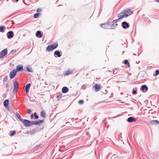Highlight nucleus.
Returning <instances> with one entry per match:
<instances>
[{"label": "nucleus", "mask_w": 159, "mask_h": 159, "mask_svg": "<svg viewBox=\"0 0 159 159\" xmlns=\"http://www.w3.org/2000/svg\"><path fill=\"white\" fill-rule=\"evenodd\" d=\"M86 86L84 85H83L82 87V89H86Z\"/></svg>", "instance_id": "c9c22d12"}, {"label": "nucleus", "mask_w": 159, "mask_h": 159, "mask_svg": "<svg viewBox=\"0 0 159 159\" xmlns=\"http://www.w3.org/2000/svg\"><path fill=\"white\" fill-rule=\"evenodd\" d=\"M7 48L4 49L0 52V57L2 58L7 54Z\"/></svg>", "instance_id": "39448f33"}, {"label": "nucleus", "mask_w": 159, "mask_h": 159, "mask_svg": "<svg viewBox=\"0 0 159 159\" xmlns=\"http://www.w3.org/2000/svg\"><path fill=\"white\" fill-rule=\"evenodd\" d=\"M16 52V50L14 51V50H12L10 52V54H13V53Z\"/></svg>", "instance_id": "72a5a7b5"}, {"label": "nucleus", "mask_w": 159, "mask_h": 159, "mask_svg": "<svg viewBox=\"0 0 159 159\" xmlns=\"http://www.w3.org/2000/svg\"><path fill=\"white\" fill-rule=\"evenodd\" d=\"M154 1L157 2H159V0H154Z\"/></svg>", "instance_id": "c03bdc74"}, {"label": "nucleus", "mask_w": 159, "mask_h": 159, "mask_svg": "<svg viewBox=\"0 0 159 159\" xmlns=\"http://www.w3.org/2000/svg\"><path fill=\"white\" fill-rule=\"evenodd\" d=\"M31 126L33 125H36V121H31Z\"/></svg>", "instance_id": "a878e982"}, {"label": "nucleus", "mask_w": 159, "mask_h": 159, "mask_svg": "<svg viewBox=\"0 0 159 159\" xmlns=\"http://www.w3.org/2000/svg\"><path fill=\"white\" fill-rule=\"evenodd\" d=\"M21 122L23 123L25 126L28 127L31 126L30 121L26 119H23Z\"/></svg>", "instance_id": "7ed1b4c3"}, {"label": "nucleus", "mask_w": 159, "mask_h": 159, "mask_svg": "<svg viewBox=\"0 0 159 159\" xmlns=\"http://www.w3.org/2000/svg\"><path fill=\"white\" fill-rule=\"evenodd\" d=\"M93 88L95 89L96 91H98L100 89V85L98 84H95L93 86Z\"/></svg>", "instance_id": "f8f14e48"}, {"label": "nucleus", "mask_w": 159, "mask_h": 159, "mask_svg": "<svg viewBox=\"0 0 159 159\" xmlns=\"http://www.w3.org/2000/svg\"><path fill=\"white\" fill-rule=\"evenodd\" d=\"M69 89L66 87H64L62 89V92L63 93H65L69 91Z\"/></svg>", "instance_id": "4468645a"}, {"label": "nucleus", "mask_w": 159, "mask_h": 159, "mask_svg": "<svg viewBox=\"0 0 159 159\" xmlns=\"http://www.w3.org/2000/svg\"><path fill=\"white\" fill-rule=\"evenodd\" d=\"M6 84V88H7L8 87L9 85L8 84V83H5Z\"/></svg>", "instance_id": "37998d69"}, {"label": "nucleus", "mask_w": 159, "mask_h": 159, "mask_svg": "<svg viewBox=\"0 0 159 159\" xmlns=\"http://www.w3.org/2000/svg\"><path fill=\"white\" fill-rule=\"evenodd\" d=\"M114 69H115V70H118V69L117 68H115L114 69H113V70H114Z\"/></svg>", "instance_id": "a18cd8bd"}, {"label": "nucleus", "mask_w": 159, "mask_h": 159, "mask_svg": "<svg viewBox=\"0 0 159 159\" xmlns=\"http://www.w3.org/2000/svg\"><path fill=\"white\" fill-rule=\"evenodd\" d=\"M23 66L21 65H18L16 67V72L17 71H20L23 70Z\"/></svg>", "instance_id": "9d476101"}, {"label": "nucleus", "mask_w": 159, "mask_h": 159, "mask_svg": "<svg viewBox=\"0 0 159 159\" xmlns=\"http://www.w3.org/2000/svg\"><path fill=\"white\" fill-rule=\"evenodd\" d=\"M56 98H57V100H58L59 99L61 98V97H60V96L58 95H57V96Z\"/></svg>", "instance_id": "e433bc0d"}, {"label": "nucleus", "mask_w": 159, "mask_h": 159, "mask_svg": "<svg viewBox=\"0 0 159 159\" xmlns=\"http://www.w3.org/2000/svg\"><path fill=\"white\" fill-rule=\"evenodd\" d=\"M16 70L14 69L11 70L10 73L9 77L11 79H12L16 75Z\"/></svg>", "instance_id": "20e7f679"}, {"label": "nucleus", "mask_w": 159, "mask_h": 159, "mask_svg": "<svg viewBox=\"0 0 159 159\" xmlns=\"http://www.w3.org/2000/svg\"><path fill=\"white\" fill-rule=\"evenodd\" d=\"M124 64L126 65H127L128 67H130L129 63L128 60H125Z\"/></svg>", "instance_id": "5701e85b"}, {"label": "nucleus", "mask_w": 159, "mask_h": 159, "mask_svg": "<svg viewBox=\"0 0 159 159\" xmlns=\"http://www.w3.org/2000/svg\"><path fill=\"white\" fill-rule=\"evenodd\" d=\"M43 122H44L43 120H39L36 121V125H39Z\"/></svg>", "instance_id": "aec40b11"}, {"label": "nucleus", "mask_w": 159, "mask_h": 159, "mask_svg": "<svg viewBox=\"0 0 159 159\" xmlns=\"http://www.w3.org/2000/svg\"><path fill=\"white\" fill-rule=\"evenodd\" d=\"M31 110L30 109H28V114H30L31 113Z\"/></svg>", "instance_id": "58836bf2"}, {"label": "nucleus", "mask_w": 159, "mask_h": 159, "mask_svg": "<svg viewBox=\"0 0 159 159\" xmlns=\"http://www.w3.org/2000/svg\"><path fill=\"white\" fill-rule=\"evenodd\" d=\"M8 79V76H7V75H6L5 76V77H4V79H3V82H4V83H5L6 81H7Z\"/></svg>", "instance_id": "b1692460"}, {"label": "nucleus", "mask_w": 159, "mask_h": 159, "mask_svg": "<svg viewBox=\"0 0 159 159\" xmlns=\"http://www.w3.org/2000/svg\"><path fill=\"white\" fill-rule=\"evenodd\" d=\"M41 11V10L39 8L37 10V12H40Z\"/></svg>", "instance_id": "ea45409f"}, {"label": "nucleus", "mask_w": 159, "mask_h": 159, "mask_svg": "<svg viewBox=\"0 0 159 159\" xmlns=\"http://www.w3.org/2000/svg\"><path fill=\"white\" fill-rule=\"evenodd\" d=\"M36 36L37 37H39L40 38H41L42 36V35L41 33V32L40 31L38 30L36 32Z\"/></svg>", "instance_id": "2eb2a0df"}, {"label": "nucleus", "mask_w": 159, "mask_h": 159, "mask_svg": "<svg viewBox=\"0 0 159 159\" xmlns=\"http://www.w3.org/2000/svg\"><path fill=\"white\" fill-rule=\"evenodd\" d=\"M121 25L123 28L126 29L129 27V25L126 21H124L121 23Z\"/></svg>", "instance_id": "6e6552de"}, {"label": "nucleus", "mask_w": 159, "mask_h": 159, "mask_svg": "<svg viewBox=\"0 0 159 159\" xmlns=\"http://www.w3.org/2000/svg\"><path fill=\"white\" fill-rule=\"evenodd\" d=\"M34 115L33 114H31L30 116V117L31 119H33V118Z\"/></svg>", "instance_id": "79ce46f5"}, {"label": "nucleus", "mask_w": 159, "mask_h": 159, "mask_svg": "<svg viewBox=\"0 0 159 159\" xmlns=\"http://www.w3.org/2000/svg\"><path fill=\"white\" fill-rule=\"evenodd\" d=\"M102 26H101V27L103 28H104V29H106L107 28L106 27H103L102 26L103 25H104V26H105V25H106V26H107V24H102L101 25Z\"/></svg>", "instance_id": "f704fd0d"}, {"label": "nucleus", "mask_w": 159, "mask_h": 159, "mask_svg": "<svg viewBox=\"0 0 159 159\" xmlns=\"http://www.w3.org/2000/svg\"><path fill=\"white\" fill-rule=\"evenodd\" d=\"M36 131V129H33L31 131V134H34V133H35Z\"/></svg>", "instance_id": "bb28decb"}, {"label": "nucleus", "mask_w": 159, "mask_h": 159, "mask_svg": "<svg viewBox=\"0 0 159 159\" xmlns=\"http://www.w3.org/2000/svg\"><path fill=\"white\" fill-rule=\"evenodd\" d=\"M34 119H37L38 118L39 116L37 115V113L36 112H34Z\"/></svg>", "instance_id": "cd10ccee"}, {"label": "nucleus", "mask_w": 159, "mask_h": 159, "mask_svg": "<svg viewBox=\"0 0 159 159\" xmlns=\"http://www.w3.org/2000/svg\"><path fill=\"white\" fill-rule=\"evenodd\" d=\"M16 131L15 130H14L12 131V133L11 134V136H13L16 133Z\"/></svg>", "instance_id": "7c9ffc66"}, {"label": "nucleus", "mask_w": 159, "mask_h": 159, "mask_svg": "<svg viewBox=\"0 0 159 159\" xmlns=\"http://www.w3.org/2000/svg\"><path fill=\"white\" fill-rule=\"evenodd\" d=\"M159 74V70H156L155 71V75L157 76Z\"/></svg>", "instance_id": "473e14b6"}, {"label": "nucleus", "mask_w": 159, "mask_h": 159, "mask_svg": "<svg viewBox=\"0 0 159 159\" xmlns=\"http://www.w3.org/2000/svg\"><path fill=\"white\" fill-rule=\"evenodd\" d=\"M117 71H116L115 70H114L113 71V74H116L117 73Z\"/></svg>", "instance_id": "a19ab883"}, {"label": "nucleus", "mask_w": 159, "mask_h": 159, "mask_svg": "<svg viewBox=\"0 0 159 159\" xmlns=\"http://www.w3.org/2000/svg\"><path fill=\"white\" fill-rule=\"evenodd\" d=\"M39 14L38 13H36L35 14L34 16V18H37L38 17V16H39Z\"/></svg>", "instance_id": "c85d7f7f"}, {"label": "nucleus", "mask_w": 159, "mask_h": 159, "mask_svg": "<svg viewBox=\"0 0 159 159\" xmlns=\"http://www.w3.org/2000/svg\"><path fill=\"white\" fill-rule=\"evenodd\" d=\"M19 84L16 82H14V93H16L17 91V89L18 88Z\"/></svg>", "instance_id": "423d86ee"}, {"label": "nucleus", "mask_w": 159, "mask_h": 159, "mask_svg": "<svg viewBox=\"0 0 159 159\" xmlns=\"http://www.w3.org/2000/svg\"><path fill=\"white\" fill-rule=\"evenodd\" d=\"M14 35V33L12 31H9L7 34V37L8 39H11L12 38Z\"/></svg>", "instance_id": "0eeeda50"}, {"label": "nucleus", "mask_w": 159, "mask_h": 159, "mask_svg": "<svg viewBox=\"0 0 159 159\" xmlns=\"http://www.w3.org/2000/svg\"><path fill=\"white\" fill-rule=\"evenodd\" d=\"M30 85L31 84L30 83L26 85L25 87V91L26 93H28L29 92Z\"/></svg>", "instance_id": "dca6fc26"}, {"label": "nucleus", "mask_w": 159, "mask_h": 159, "mask_svg": "<svg viewBox=\"0 0 159 159\" xmlns=\"http://www.w3.org/2000/svg\"><path fill=\"white\" fill-rule=\"evenodd\" d=\"M137 93V91L136 90H133L132 92V93L133 94H136Z\"/></svg>", "instance_id": "4c0bfd02"}, {"label": "nucleus", "mask_w": 159, "mask_h": 159, "mask_svg": "<svg viewBox=\"0 0 159 159\" xmlns=\"http://www.w3.org/2000/svg\"><path fill=\"white\" fill-rule=\"evenodd\" d=\"M8 103H9V100L8 99H7V100H5L4 101V103H3V105L5 107H7L8 106Z\"/></svg>", "instance_id": "6ab92c4d"}, {"label": "nucleus", "mask_w": 159, "mask_h": 159, "mask_svg": "<svg viewBox=\"0 0 159 159\" xmlns=\"http://www.w3.org/2000/svg\"><path fill=\"white\" fill-rule=\"evenodd\" d=\"M133 13V12L130 10L122 11L121 13L117 15L118 17H119L118 19L112 21V24L111 25V27H112L113 28H116V26L118 25L116 23L119 20L123 18L126 17Z\"/></svg>", "instance_id": "f257e3e1"}, {"label": "nucleus", "mask_w": 159, "mask_h": 159, "mask_svg": "<svg viewBox=\"0 0 159 159\" xmlns=\"http://www.w3.org/2000/svg\"><path fill=\"white\" fill-rule=\"evenodd\" d=\"M40 116L41 117H45L46 116V114L44 111H42L41 114H40Z\"/></svg>", "instance_id": "4be33fe9"}, {"label": "nucleus", "mask_w": 159, "mask_h": 159, "mask_svg": "<svg viewBox=\"0 0 159 159\" xmlns=\"http://www.w3.org/2000/svg\"><path fill=\"white\" fill-rule=\"evenodd\" d=\"M58 43H55L52 44L50 45H48L46 48V51L48 52H51L53 50L56 49L58 47Z\"/></svg>", "instance_id": "f03ea898"}, {"label": "nucleus", "mask_w": 159, "mask_h": 159, "mask_svg": "<svg viewBox=\"0 0 159 159\" xmlns=\"http://www.w3.org/2000/svg\"><path fill=\"white\" fill-rule=\"evenodd\" d=\"M54 55H57L58 57H61V54L60 51L58 50H56L54 52Z\"/></svg>", "instance_id": "f3484780"}, {"label": "nucleus", "mask_w": 159, "mask_h": 159, "mask_svg": "<svg viewBox=\"0 0 159 159\" xmlns=\"http://www.w3.org/2000/svg\"><path fill=\"white\" fill-rule=\"evenodd\" d=\"M5 27L4 26H1L0 27V31L2 32H4V30H3V29L5 28Z\"/></svg>", "instance_id": "393cba45"}, {"label": "nucleus", "mask_w": 159, "mask_h": 159, "mask_svg": "<svg viewBox=\"0 0 159 159\" xmlns=\"http://www.w3.org/2000/svg\"><path fill=\"white\" fill-rule=\"evenodd\" d=\"M84 102V101L83 100H80L78 102V103L80 104H83Z\"/></svg>", "instance_id": "c756f323"}, {"label": "nucleus", "mask_w": 159, "mask_h": 159, "mask_svg": "<svg viewBox=\"0 0 159 159\" xmlns=\"http://www.w3.org/2000/svg\"><path fill=\"white\" fill-rule=\"evenodd\" d=\"M71 73V72H70V71H68L66 72L65 75H70Z\"/></svg>", "instance_id": "2f4dec72"}, {"label": "nucleus", "mask_w": 159, "mask_h": 159, "mask_svg": "<svg viewBox=\"0 0 159 159\" xmlns=\"http://www.w3.org/2000/svg\"><path fill=\"white\" fill-rule=\"evenodd\" d=\"M141 89L143 91L146 92L148 90V88L146 85H144L141 86Z\"/></svg>", "instance_id": "ddd939ff"}, {"label": "nucleus", "mask_w": 159, "mask_h": 159, "mask_svg": "<svg viewBox=\"0 0 159 159\" xmlns=\"http://www.w3.org/2000/svg\"><path fill=\"white\" fill-rule=\"evenodd\" d=\"M136 119L133 117H130L127 119V121L129 122H132L133 121H135L136 120Z\"/></svg>", "instance_id": "9b49d317"}, {"label": "nucleus", "mask_w": 159, "mask_h": 159, "mask_svg": "<svg viewBox=\"0 0 159 159\" xmlns=\"http://www.w3.org/2000/svg\"><path fill=\"white\" fill-rule=\"evenodd\" d=\"M16 116H17L18 118L20 120V121H22L23 119L21 118V117L20 114H19L18 113H16Z\"/></svg>", "instance_id": "412c9836"}, {"label": "nucleus", "mask_w": 159, "mask_h": 159, "mask_svg": "<svg viewBox=\"0 0 159 159\" xmlns=\"http://www.w3.org/2000/svg\"><path fill=\"white\" fill-rule=\"evenodd\" d=\"M27 71L29 72H33V70L32 67L30 65H28L26 67Z\"/></svg>", "instance_id": "a211bd4d"}, {"label": "nucleus", "mask_w": 159, "mask_h": 159, "mask_svg": "<svg viewBox=\"0 0 159 159\" xmlns=\"http://www.w3.org/2000/svg\"><path fill=\"white\" fill-rule=\"evenodd\" d=\"M150 123L152 125H156L159 123V121L157 120H151L150 121Z\"/></svg>", "instance_id": "1a4fd4ad"}]
</instances>
